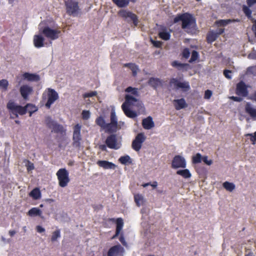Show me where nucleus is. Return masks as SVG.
Returning <instances> with one entry per match:
<instances>
[{
  "label": "nucleus",
  "mask_w": 256,
  "mask_h": 256,
  "mask_svg": "<svg viewBox=\"0 0 256 256\" xmlns=\"http://www.w3.org/2000/svg\"><path fill=\"white\" fill-rule=\"evenodd\" d=\"M122 108L124 112V114L128 118H134L137 116L136 113L131 110L129 108V106L125 105V104H122Z\"/></svg>",
  "instance_id": "obj_24"
},
{
  "label": "nucleus",
  "mask_w": 256,
  "mask_h": 256,
  "mask_svg": "<svg viewBox=\"0 0 256 256\" xmlns=\"http://www.w3.org/2000/svg\"><path fill=\"white\" fill-rule=\"evenodd\" d=\"M223 187L229 192H232L235 188V185L228 182H226L223 183Z\"/></svg>",
  "instance_id": "obj_39"
},
{
  "label": "nucleus",
  "mask_w": 256,
  "mask_h": 256,
  "mask_svg": "<svg viewBox=\"0 0 256 256\" xmlns=\"http://www.w3.org/2000/svg\"><path fill=\"white\" fill-rule=\"evenodd\" d=\"M106 146L104 144L100 145L99 148L102 151H106Z\"/></svg>",
  "instance_id": "obj_61"
},
{
  "label": "nucleus",
  "mask_w": 256,
  "mask_h": 256,
  "mask_svg": "<svg viewBox=\"0 0 256 256\" xmlns=\"http://www.w3.org/2000/svg\"><path fill=\"white\" fill-rule=\"evenodd\" d=\"M39 32L40 34L51 40H55L58 38L59 34L61 32L60 30L52 29L48 26L41 27L40 24L39 25Z\"/></svg>",
  "instance_id": "obj_4"
},
{
  "label": "nucleus",
  "mask_w": 256,
  "mask_h": 256,
  "mask_svg": "<svg viewBox=\"0 0 256 256\" xmlns=\"http://www.w3.org/2000/svg\"><path fill=\"white\" fill-rule=\"evenodd\" d=\"M142 126L146 130H150L154 128V124L152 120V118L150 116H149L143 119Z\"/></svg>",
  "instance_id": "obj_22"
},
{
  "label": "nucleus",
  "mask_w": 256,
  "mask_h": 256,
  "mask_svg": "<svg viewBox=\"0 0 256 256\" xmlns=\"http://www.w3.org/2000/svg\"><path fill=\"white\" fill-rule=\"evenodd\" d=\"M118 14L121 17L126 20L128 22L132 21L134 26H138V16L135 14L124 10H120Z\"/></svg>",
  "instance_id": "obj_8"
},
{
  "label": "nucleus",
  "mask_w": 256,
  "mask_h": 256,
  "mask_svg": "<svg viewBox=\"0 0 256 256\" xmlns=\"http://www.w3.org/2000/svg\"><path fill=\"white\" fill-rule=\"evenodd\" d=\"M170 85L174 84L177 88H182L185 92L188 90L190 88L188 82H180L176 78H171L170 81Z\"/></svg>",
  "instance_id": "obj_15"
},
{
  "label": "nucleus",
  "mask_w": 256,
  "mask_h": 256,
  "mask_svg": "<svg viewBox=\"0 0 256 256\" xmlns=\"http://www.w3.org/2000/svg\"><path fill=\"white\" fill-rule=\"evenodd\" d=\"M44 38L40 34L35 35L34 37V44L35 47L40 48L44 46Z\"/></svg>",
  "instance_id": "obj_23"
},
{
  "label": "nucleus",
  "mask_w": 256,
  "mask_h": 256,
  "mask_svg": "<svg viewBox=\"0 0 256 256\" xmlns=\"http://www.w3.org/2000/svg\"><path fill=\"white\" fill-rule=\"evenodd\" d=\"M97 164L104 169H114L116 167L115 164L112 162L106 160H98L96 162Z\"/></svg>",
  "instance_id": "obj_21"
},
{
  "label": "nucleus",
  "mask_w": 256,
  "mask_h": 256,
  "mask_svg": "<svg viewBox=\"0 0 256 256\" xmlns=\"http://www.w3.org/2000/svg\"><path fill=\"white\" fill-rule=\"evenodd\" d=\"M152 188H156L158 186V182L156 181H154L152 182V184H150Z\"/></svg>",
  "instance_id": "obj_63"
},
{
  "label": "nucleus",
  "mask_w": 256,
  "mask_h": 256,
  "mask_svg": "<svg viewBox=\"0 0 256 256\" xmlns=\"http://www.w3.org/2000/svg\"><path fill=\"white\" fill-rule=\"evenodd\" d=\"M218 35L215 33L214 30H210L206 35V41L208 44H212L218 38Z\"/></svg>",
  "instance_id": "obj_28"
},
{
  "label": "nucleus",
  "mask_w": 256,
  "mask_h": 256,
  "mask_svg": "<svg viewBox=\"0 0 256 256\" xmlns=\"http://www.w3.org/2000/svg\"><path fill=\"white\" fill-rule=\"evenodd\" d=\"M230 99L234 101V102H240L242 100H243V98H242V96H230Z\"/></svg>",
  "instance_id": "obj_54"
},
{
  "label": "nucleus",
  "mask_w": 256,
  "mask_h": 256,
  "mask_svg": "<svg viewBox=\"0 0 256 256\" xmlns=\"http://www.w3.org/2000/svg\"><path fill=\"white\" fill-rule=\"evenodd\" d=\"M145 140L146 137L143 133L138 134L132 142V148L136 152H138L140 150L142 144Z\"/></svg>",
  "instance_id": "obj_13"
},
{
  "label": "nucleus",
  "mask_w": 256,
  "mask_h": 256,
  "mask_svg": "<svg viewBox=\"0 0 256 256\" xmlns=\"http://www.w3.org/2000/svg\"><path fill=\"white\" fill-rule=\"evenodd\" d=\"M36 230L39 233H42L45 231V229L40 226H36Z\"/></svg>",
  "instance_id": "obj_58"
},
{
  "label": "nucleus",
  "mask_w": 256,
  "mask_h": 256,
  "mask_svg": "<svg viewBox=\"0 0 256 256\" xmlns=\"http://www.w3.org/2000/svg\"><path fill=\"white\" fill-rule=\"evenodd\" d=\"M82 118L84 120H88L90 117V112L89 110H84L82 113Z\"/></svg>",
  "instance_id": "obj_47"
},
{
  "label": "nucleus",
  "mask_w": 256,
  "mask_h": 256,
  "mask_svg": "<svg viewBox=\"0 0 256 256\" xmlns=\"http://www.w3.org/2000/svg\"><path fill=\"white\" fill-rule=\"evenodd\" d=\"M110 122L106 123L104 118L102 116H98L96 120V124L104 132L108 134H114L121 128L118 124V118L114 111H112L110 116Z\"/></svg>",
  "instance_id": "obj_1"
},
{
  "label": "nucleus",
  "mask_w": 256,
  "mask_h": 256,
  "mask_svg": "<svg viewBox=\"0 0 256 256\" xmlns=\"http://www.w3.org/2000/svg\"><path fill=\"white\" fill-rule=\"evenodd\" d=\"M41 214L42 211L37 208H31L28 212V214L31 216H40Z\"/></svg>",
  "instance_id": "obj_36"
},
{
  "label": "nucleus",
  "mask_w": 256,
  "mask_h": 256,
  "mask_svg": "<svg viewBox=\"0 0 256 256\" xmlns=\"http://www.w3.org/2000/svg\"><path fill=\"white\" fill-rule=\"evenodd\" d=\"M123 250L124 248L120 244L114 246L109 249L108 256H119Z\"/></svg>",
  "instance_id": "obj_18"
},
{
  "label": "nucleus",
  "mask_w": 256,
  "mask_h": 256,
  "mask_svg": "<svg viewBox=\"0 0 256 256\" xmlns=\"http://www.w3.org/2000/svg\"><path fill=\"white\" fill-rule=\"evenodd\" d=\"M233 22H235V20H232L230 19L220 20H216L215 22V24L218 26H224Z\"/></svg>",
  "instance_id": "obj_32"
},
{
  "label": "nucleus",
  "mask_w": 256,
  "mask_h": 256,
  "mask_svg": "<svg viewBox=\"0 0 256 256\" xmlns=\"http://www.w3.org/2000/svg\"><path fill=\"white\" fill-rule=\"evenodd\" d=\"M97 92L96 91H92L90 92H86L84 94V98H90L96 96Z\"/></svg>",
  "instance_id": "obj_49"
},
{
  "label": "nucleus",
  "mask_w": 256,
  "mask_h": 256,
  "mask_svg": "<svg viewBox=\"0 0 256 256\" xmlns=\"http://www.w3.org/2000/svg\"><path fill=\"white\" fill-rule=\"evenodd\" d=\"M106 146L110 148L118 150L122 146L120 142H118L117 136L116 134L109 135L105 140Z\"/></svg>",
  "instance_id": "obj_9"
},
{
  "label": "nucleus",
  "mask_w": 256,
  "mask_h": 256,
  "mask_svg": "<svg viewBox=\"0 0 256 256\" xmlns=\"http://www.w3.org/2000/svg\"><path fill=\"white\" fill-rule=\"evenodd\" d=\"M245 112L254 120H256V108H254L250 102H246L245 105Z\"/></svg>",
  "instance_id": "obj_20"
},
{
  "label": "nucleus",
  "mask_w": 256,
  "mask_h": 256,
  "mask_svg": "<svg viewBox=\"0 0 256 256\" xmlns=\"http://www.w3.org/2000/svg\"><path fill=\"white\" fill-rule=\"evenodd\" d=\"M119 240L121 242V243L124 245V246H126V242L125 240V239H124V236H123V235H121L119 238Z\"/></svg>",
  "instance_id": "obj_59"
},
{
  "label": "nucleus",
  "mask_w": 256,
  "mask_h": 256,
  "mask_svg": "<svg viewBox=\"0 0 256 256\" xmlns=\"http://www.w3.org/2000/svg\"><path fill=\"white\" fill-rule=\"evenodd\" d=\"M186 166L184 158L180 155L175 156L172 162V167L176 169L178 168H185Z\"/></svg>",
  "instance_id": "obj_14"
},
{
  "label": "nucleus",
  "mask_w": 256,
  "mask_h": 256,
  "mask_svg": "<svg viewBox=\"0 0 256 256\" xmlns=\"http://www.w3.org/2000/svg\"><path fill=\"white\" fill-rule=\"evenodd\" d=\"M246 4L248 6L244 5L242 6V9L244 13L246 16V17L250 20H253V18L252 16V12L250 9L249 8L253 6L254 4H256V0H246Z\"/></svg>",
  "instance_id": "obj_17"
},
{
  "label": "nucleus",
  "mask_w": 256,
  "mask_h": 256,
  "mask_svg": "<svg viewBox=\"0 0 256 256\" xmlns=\"http://www.w3.org/2000/svg\"><path fill=\"white\" fill-rule=\"evenodd\" d=\"M182 22V28L184 30H190L196 26V20L192 14L188 12L178 14L174 19V24Z\"/></svg>",
  "instance_id": "obj_2"
},
{
  "label": "nucleus",
  "mask_w": 256,
  "mask_h": 256,
  "mask_svg": "<svg viewBox=\"0 0 256 256\" xmlns=\"http://www.w3.org/2000/svg\"><path fill=\"white\" fill-rule=\"evenodd\" d=\"M10 236L12 237L13 236L16 234V232L14 230H10L8 232Z\"/></svg>",
  "instance_id": "obj_62"
},
{
  "label": "nucleus",
  "mask_w": 256,
  "mask_h": 256,
  "mask_svg": "<svg viewBox=\"0 0 256 256\" xmlns=\"http://www.w3.org/2000/svg\"><path fill=\"white\" fill-rule=\"evenodd\" d=\"M125 66L128 67L132 70V74L134 76L136 74L138 68L136 64L132 63L126 64H125Z\"/></svg>",
  "instance_id": "obj_40"
},
{
  "label": "nucleus",
  "mask_w": 256,
  "mask_h": 256,
  "mask_svg": "<svg viewBox=\"0 0 256 256\" xmlns=\"http://www.w3.org/2000/svg\"><path fill=\"white\" fill-rule=\"evenodd\" d=\"M28 164L26 165V169L28 172L31 171L34 168V164L31 162L30 160H27Z\"/></svg>",
  "instance_id": "obj_52"
},
{
  "label": "nucleus",
  "mask_w": 256,
  "mask_h": 256,
  "mask_svg": "<svg viewBox=\"0 0 256 256\" xmlns=\"http://www.w3.org/2000/svg\"><path fill=\"white\" fill-rule=\"evenodd\" d=\"M208 156H202V161L204 162V164L208 166H210L212 164V160H208Z\"/></svg>",
  "instance_id": "obj_51"
},
{
  "label": "nucleus",
  "mask_w": 256,
  "mask_h": 256,
  "mask_svg": "<svg viewBox=\"0 0 256 256\" xmlns=\"http://www.w3.org/2000/svg\"><path fill=\"white\" fill-rule=\"evenodd\" d=\"M80 130L81 126L79 124H76L74 127L72 145L74 148H80V141L82 140Z\"/></svg>",
  "instance_id": "obj_10"
},
{
  "label": "nucleus",
  "mask_w": 256,
  "mask_h": 256,
  "mask_svg": "<svg viewBox=\"0 0 256 256\" xmlns=\"http://www.w3.org/2000/svg\"><path fill=\"white\" fill-rule=\"evenodd\" d=\"M24 107L26 108V112H28L30 116H32L34 112L38 110L34 104H28Z\"/></svg>",
  "instance_id": "obj_35"
},
{
  "label": "nucleus",
  "mask_w": 256,
  "mask_h": 256,
  "mask_svg": "<svg viewBox=\"0 0 256 256\" xmlns=\"http://www.w3.org/2000/svg\"><path fill=\"white\" fill-rule=\"evenodd\" d=\"M212 96V92L210 90H207L205 91L204 98L209 99Z\"/></svg>",
  "instance_id": "obj_53"
},
{
  "label": "nucleus",
  "mask_w": 256,
  "mask_h": 256,
  "mask_svg": "<svg viewBox=\"0 0 256 256\" xmlns=\"http://www.w3.org/2000/svg\"><path fill=\"white\" fill-rule=\"evenodd\" d=\"M20 92L22 98L27 100L28 96L33 92V88L28 84H24L20 87Z\"/></svg>",
  "instance_id": "obj_16"
},
{
  "label": "nucleus",
  "mask_w": 256,
  "mask_h": 256,
  "mask_svg": "<svg viewBox=\"0 0 256 256\" xmlns=\"http://www.w3.org/2000/svg\"><path fill=\"white\" fill-rule=\"evenodd\" d=\"M148 84L154 89H156L158 87L162 85V82L158 78H150L148 80Z\"/></svg>",
  "instance_id": "obj_27"
},
{
  "label": "nucleus",
  "mask_w": 256,
  "mask_h": 256,
  "mask_svg": "<svg viewBox=\"0 0 256 256\" xmlns=\"http://www.w3.org/2000/svg\"><path fill=\"white\" fill-rule=\"evenodd\" d=\"M176 174L182 176L184 178H188L191 177L192 174L188 169L178 170Z\"/></svg>",
  "instance_id": "obj_31"
},
{
  "label": "nucleus",
  "mask_w": 256,
  "mask_h": 256,
  "mask_svg": "<svg viewBox=\"0 0 256 256\" xmlns=\"http://www.w3.org/2000/svg\"><path fill=\"white\" fill-rule=\"evenodd\" d=\"M152 42L154 46L158 48L161 47L162 44V42L157 40H152Z\"/></svg>",
  "instance_id": "obj_56"
},
{
  "label": "nucleus",
  "mask_w": 256,
  "mask_h": 256,
  "mask_svg": "<svg viewBox=\"0 0 256 256\" xmlns=\"http://www.w3.org/2000/svg\"><path fill=\"white\" fill-rule=\"evenodd\" d=\"M60 230L59 229L56 230L52 233V235L51 236V241L52 242H54L57 240V238H60Z\"/></svg>",
  "instance_id": "obj_41"
},
{
  "label": "nucleus",
  "mask_w": 256,
  "mask_h": 256,
  "mask_svg": "<svg viewBox=\"0 0 256 256\" xmlns=\"http://www.w3.org/2000/svg\"><path fill=\"white\" fill-rule=\"evenodd\" d=\"M30 196L34 200H38L40 198L41 193L38 188H35L30 192Z\"/></svg>",
  "instance_id": "obj_34"
},
{
  "label": "nucleus",
  "mask_w": 256,
  "mask_h": 256,
  "mask_svg": "<svg viewBox=\"0 0 256 256\" xmlns=\"http://www.w3.org/2000/svg\"><path fill=\"white\" fill-rule=\"evenodd\" d=\"M138 99L130 95L126 94L125 96V102L123 104H125V105L130 106V105H134V103L138 102Z\"/></svg>",
  "instance_id": "obj_29"
},
{
  "label": "nucleus",
  "mask_w": 256,
  "mask_h": 256,
  "mask_svg": "<svg viewBox=\"0 0 256 256\" xmlns=\"http://www.w3.org/2000/svg\"><path fill=\"white\" fill-rule=\"evenodd\" d=\"M112 2L118 8H124L128 5L127 0H112Z\"/></svg>",
  "instance_id": "obj_33"
},
{
  "label": "nucleus",
  "mask_w": 256,
  "mask_h": 256,
  "mask_svg": "<svg viewBox=\"0 0 256 256\" xmlns=\"http://www.w3.org/2000/svg\"><path fill=\"white\" fill-rule=\"evenodd\" d=\"M134 199L136 205L140 206L142 202L143 196L141 194H137L134 195Z\"/></svg>",
  "instance_id": "obj_44"
},
{
  "label": "nucleus",
  "mask_w": 256,
  "mask_h": 256,
  "mask_svg": "<svg viewBox=\"0 0 256 256\" xmlns=\"http://www.w3.org/2000/svg\"><path fill=\"white\" fill-rule=\"evenodd\" d=\"M182 55L185 58H188L190 56V50L188 48H185L183 50L182 52Z\"/></svg>",
  "instance_id": "obj_50"
},
{
  "label": "nucleus",
  "mask_w": 256,
  "mask_h": 256,
  "mask_svg": "<svg viewBox=\"0 0 256 256\" xmlns=\"http://www.w3.org/2000/svg\"><path fill=\"white\" fill-rule=\"evenodd\" d=\"M250 69L252 70V72L254 75L256 76V65L251 68H250Z\"/></svg>",
  "instance_id": "obj_60"
},
{
  "label": "nucleus",
  "mask_w": 256,
  "mask_h": 256,
  "mask_svg": "<svg viewBox=\"0 0 256 256\" xmlns=\"http://www.w3.org/2000/svg\"><path fill=\"white\" fill-rule=\"evenodd\" d=\"M67 14L73 16H77L80 12L78 2L75 0H67L64 2Z\"/></svg>",
  "instance_id": "obj_3"
},
{
  "label": "nucleus",
  "mask_w": 256,
  "mask_h": 256,
  "mask_svg": "<svg viewBox=\"0 0 256 256\" xmlns=\"http://www.w3.org/2000/svg\"><path fill=\"white\" fill-rule=\"evenodd\" d=\"M159 37L164 40H168L170 39V34L166 31V28H164L162 31L158 32Z\"/></svg>",
  "instance_id": "obj_30"
},
{
  "label": "nucleus",
  "mask_w": 256,
  "mask_h": 256,
  "mask_svg": "<svg viewBox=\"0 0 256 256\" xmlns=\"http://www.w3.org/2000/svg\"><path fill=\"white\" fill-rule=\"evenodd\" d=\"M172 66L174 68H176L178 70H187L189 67L190 65L188 64H183L179 62L178 60H174L171 64Z\"/></svg>",
  "instance_id": "obj_25"
},
{
  "label": "nucleus",
  "mask_w": 256,
  "mask_h": 256,
  "mask_svg": "<svg viewBox=\"0 0 256 256\" xmlns=\"http://www.w3.org/2000/svg\"><path fill=\"white\" fill-rule=\"evenodd\" d=\"M232 72L230 70H225L224 71V74L226 78L228 79H231L232 76L230 74Z\"/></svg>",
  "instance_id": "obj_55"
},
{
  "label": "nucleus",
  "mask_w": 256,
  "mask_h": 256,
  "mask_svg": "<svg viewBox=\"0 0 256 256\" xmlns=\"http://www.w3.org/2000/svg\"><path fill=\"white\" fill-rule=\"evenodd\" d=\"M236 94L242 98H246L248 96V86L243 81H240L236 85Z\"/></svg>",
  "instance_id": "obj_12"
},
{
  "label": "nucleus",
  "mask_w": 256,
  "mask_h": 256,
  "mask_svg": "<svg viewBox=\"0 0 256 256\" xmlns=\"http://www.w3.org/2000/svg\"><path fill=\"white\" fill-rule=\"evenodd\" d=\"M118 161L123 164H126L128 163H132L130 156L128 155L120 156L118 159Z\"/></svg>",
  "instance_id": "obj_37"
},
{
  "label": "nucleus",
  "mask_w": 256,
  "mask_h": 256,
  "mask_svg": "<svg viewBox=\"0 0 256 256\" xmlns=\"http://www.w3.org/2000/svg\"><path fill=\"white\" fill-rule=\"evenodd\" d=\"M246 136H250V140L253 144L256 143V131L254 134H248Z\"/></svg>",
  "instance_id": "obj_45"
},
{
  "label": "nucleus",
  "mask_w": 256,
  "mask_h": 256,
  "mask_svg": "<svg viewBox=\"0 0 256 256\" xmlns=\"http://www.w3.org/2000/svg\"><path fill=\"white\" fill-rule=\"evenodd\" d=\"M198 56V52L196 50H193L192 52V56L190 59V62H192L197 60Z\"/></svg>",
  "instance_id": "obj_48"
},
{
  "label": "nucleus",
  "mask_w": 256,
  "mask_h": 256,
  "mask_svg": "<svg viewBox=\"0 0 256 256\" xmlns=\"http://www.w3.org/2000/svg\"><path fill=\"white\" fill-rule=\"evenodd\" d=\"M24 79L30 82H38L40 80V76L34 74H30L28 72H24L22 74Z\"/></svg>",
  "instance_id": "obj_26"
},
{
  "label": "nucleus",
  "mask_w": 256,
  "mask_h": 256,
  "mask_svg": "<svg viewBox=\"0 0 256 256\" xmlns=\"http://www.w3.org/2000/svg\"><path fill=\"white\" fill-rule=\"evenodd\" d=\"M8 85V82L6 80L3 79L0 80V88L6 90Z\"/></svg>",
  "instance_id": "obj_46"
},
{
  "label": "nucleus",
  "mask_w": 256,
  "mask_h": 256,
  "mask_svg": "<svg viewBox=\"0 0 256 256\" xmlns=\"http://www.w3.org/2000/svg\"><path fill=\"white\" fill-rule=\"evenodd\" d=\"M251 99L256 102V92L252 96Z\"/></svg>",
  "instance_id": "obj_64"
},
{
  "label": "nucleus",
  "mask_w": 256,
  "mask_h": 256,
  "mask_svg": "<svg viewBox=\"0 0 256 256\" xmlns=\"http://www.w3.org/2000/svg\"><path fill=\"white\" fill-rule=\"evenodd\" d=\"M6 107L10 112L15 116V118H18V114L24 115L26 113L24 106L17 105L12 100H10L8 102Z\"/></svg>",
  "instance_id": "obj_5"
},
{
  "label": "nucleus",
  "mask_w": 256,
  "mask_h": 256,
  "mask_svg": "<svg viewBox=\"0 0 256 256\" xmlns=\"http://www.w3.org/2000/svg\"><path fill=\"white\" fill-rule=\"evenodd\" d=\"M125 92L128 93H131L132 94L135 96H138V91L137 88L128 86L125 90Z\"/></svg>",
  "instance_id": "obj_42"
},
{
  "label": "nucleus",
  "mask_w": 256,
  "mask_h": 256,
  "mask_svg": "<svg viewBox=\"0 0 256 256\" xmlns=\"http://www.w3.org/2000/svg\"><path fill=\"white\" fill-rule=\"evenodd\" d=\"M68 172L65 168H60L56 172L58 184L60 187L64 188L67 186L70 182Z\"/></svg>",
  "instance_id": "obj_7"
},
{
  "label": "nucleus",
  "mask_w": 256,
  "mask_h": 256,
  "mask_svg": "<svg viewBox=\"0 0 256 256\" xmlns=\"http://www.w3.org/2000/svg\"><path fill=\"white\" fill-rule=\"evenodd\" d=\"M116 230L120 232L124 226L123 220L122 218H118L116 220Z\"/></svg>",
  "instance_id": "obj_43"
},
{
  "label": "nucleus",
  "mask_w": 256,
  "mask_h": 256,
  "mask_svg": "<svg viewBox=\"0 0 256 256\" xmlns=\"http://www.w3.org/2000/svg\"><path fill=\"white\" fill-rule=\"evenodd\" d=\"M47 91L48 100L45 106L47 108H50L52 104L58 98V94L54 90L51 88H47Z\"/></svg>",
  "instance_id": "obj_11"
},
{
  "label": "nucleus",
  "mask_w": 256,
  "mask_h": 256,
  "mask_svg": "<svg viewBox=\"0 0 256 256\" xmlns=\"http://www.w3.org/2000/svg\"><path fill=\"white\" fill-rule=\"evenodd\" d=\"M202 156L200 153L196 154L192 157V162L194 164L200 163L202 161Z\"/></svg>",
  "instance_id": "obj_38"
},
{
  "label": "nucleus",
  "mask_w": 256,
  "mask_h": 256,
  "mask_svg": "<svg viewBox=\"0 0 256 256\" xmlns=\"http://www.w3.org/2000/svg\"><path fill=\"white\" fill-rule=\"evenodd\" d=\"M173 104L175 109L178 110L186 108L188 106V104L184 98L174 100Z\"/></svg>",
  "instance_id": "obj_19"
},
{
  "label": "nucleus",
  "mask_w": 256,
  "mask_h": 256,
  "mask_svg": "<svg viewBox=\"0 0 256 256\" xmlns=\"http://www.w3.org/2000/svg\"><path fill=\"white\" fill-rule=\"evenodd\" d=\"M45 123L46 126L52 128V132L55 133L62 134L66 132V130H64L63 126L55 122L50 116H47L46 118Z\"/></svg>",
  "instance_id": "obj_6"
},
{
  "label": "nucleus",
  "mask_w": 256,
  "mask_h": 256,
  "mask_svg": "<svg viewBox=\"0 0 256 256\" xmlns=\"http://www.w3.org/2000/svg\"><path fill=\"white\" fill-rule=\"evenodd\" d=\"M224 28H218L216 30L214 31L215 33L219 36L220 35L222 34L224 32Z\"/></svg>",
  "instance_id": "obj_57"
}]
</instances>
